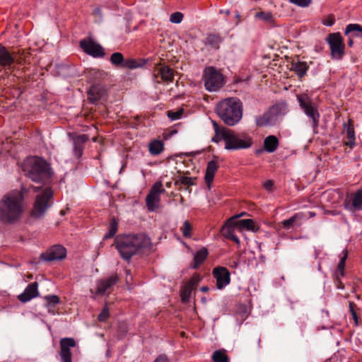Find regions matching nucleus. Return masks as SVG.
Masks as SVG:
<instances>
[{
	"mask_svg": "<svg viewBox=\"0 0 362 362\" xmlns=\"http://www.w3.org/2000/svg\"><path fill=\"white\" fill-rule=\"evenodd\" d=\"M23 170L25 175L32 181L42 184V186L31 187L35 192L41 190L36 196L31 216L36 219L42 218L52 204L53 191L49 187L43 188V186L50 182L52 175L51 168L45 159L35 156L25 160Z\"/></svg>",
	"mask_w": 362,
	"mask_h": 362,
	"instance_id": "f257e3e1",
	"label": "nucleus"
},
{
	"mask_svg": "<svg viewBox=\"0 0 362 362\" xmlns=\"http://www.w3.org/2000/svg\"><path fill=\"white\" fill-rule=\"evenodd\" d=\"M28 189L22 186L21 190H12L4 194L0 200V221L4 223H13L18 221L24 211V195Z\"/></svg>",
	"mask_w": 362,
	"mask_h": 362,
	"instance_id": "f03ea898",
	"label": "nucleus"
},
{
	"mask_svg": "<svg viewBox=\"0 0 362 362\" xmlns=\"http://www.w3.org/2000/svg\"><path fill=\"white\" fill-rule=\"evenodd\" d=\"M115 244L121 257L125 260H129L141 250L149 248L151 241L144 233L129 234L117 236L115 240Z\"/></svg>",
	"mask_w": 362,
	"mask_h": 362,
	"instance_id": "7ed1b4c3",
	"label": "nucleus"
},
{
	"mask_svg": "<svg viewBox=\"0 0 362 362\" xmlns=\"http://www.w3.org/2000/svg\"><path fill=\"white\" fill-rule=\"evenodd\" d=\"M213 126L215 135L211 141L218 143L223 140L227 150L248 148L252 145V138L247 134H238L230 129L220 127L216 122H213Z\"/></svg>",
	"mask_w": 362,
	"mask_h": 362,
	"instance_id": "20e7f679",
	"label": "nucleus"
},
{
	"mask_svg": "<svg viewBox=\"0 0 362 362\" xmlns=\"http://www.w3.org/2000/svg\"><path fill=\"white\" fill-rule=\"evenodd\" d=\"M216 112L226 124L233 126L242 118L243 104L238 98H226L218 103Z\"/></svg>",
	"mask_w": 362,
	"mask_h": 362,
	"instance_id": "39448f33",
	"label": "nucleus"
},
{
	"mask_svg": "<svg viewBox=\"0 0 362 362\" xmlns=\"http://www.w3.org/2000/svg\"><path fill=\"white\" fill-rule=\"evenodd\" d=\"M205 88L209 91H217L224 83L223 74L214 66L206 68L203 74Z\"/></svg>",
	"mask_w": 362,
	"mask_h": 362,
	"instance_id": "423d86ee",
	"label": "nucleus"
},
{
	"mask_svg": "<svg viewBox=\"0 0 362 362\" xmlns=\"http://www.w3.org/2000/svg\"><path fill=\"white\" fill-rule=\"evenodd\" d=\"M300 108L310 118L312 127L315 130L319 126L320 114L314 103L306 94L297 95Z\"/></svg>",
	"mask_w": 362,
	"mask_h": 362,
	"instance_id": "0eeeda50",
	"label": "nucleus"
},
{
	"mask_svg": "<svg viewBox=\"0 0 362 362\" xmlns=\"http://www.w3.org/2000/svg\"><path fill=\"white\" fill-rule=\"evenodd\" d=\"M326 41L328 43L332 58L341 59L344 54L345 45L339 33H330Z\"/></svg>",
	"mask_w": 362,
	"mask_h": 362,
	"instance_id": "6e6552de",
	"label": "nucleus"
},
{
	"mask_svg": "<svg viewBox=\"0 0 362 362\" xmlns=\"http://www.w3.org/2000/svg\"><path fill=\"white\" fill-rule=\"evenodd\" d=\"M165 192V190L163 188L161 182H156L152 186L149 193L146 197V206L150 211H153L158 208L160 195Z\"/></svg>",
	"mask_w": 362,
	"mask_h": 362,
	"instance_id": "1a4fd4ad",
	"label": "nucleus"
},
{
	"mask_svg": "<svg viewBox=\"0 0 362 362\" xmlns=\"http://www.w3.org/2000/svg\"><path fill=\"white\" fill-rule=\"evenodd\" d=\"M118 281L119 278L117 275L98 281L95 292L93 293V290H90L93 294L91 297L95 298V295L103 296L106 293H110L112 291V286L116 284Z\"/></svg>",
	"mask_w": 362,
	"mask_h": 362,
	"instance_id": "9d476101",
	"label": "nucleus"
},
{
	"mask_svg": "<svg viewBox=\"0 0 362 362\" xmlns=\"http://www.w3.org/2000/svg\"><path fill=\"white\" fill-rule=\"evenodd\" d=\"M66 249L59 245H55L51 247L46 252L40 255V259L45 262L54 260H62L66 257Z\"/></svg>",
	"mask_w": 362,
	"mask_h": 362,
	"instance_id": "9b49d317",
	"label": "nucleus"
},
{
	"mask_svg": "<svg viewBox=\"0 0 362 362\" xmlns=\"http://www.w3.org/2000/svg\"><path fill=\"white\" fill-rule=\"evenodd\" d=\"M214 277L216 279V286L222 289L230 281V274L228 269L223 267H216L213 270Z\"/></svg>",
	"mask_w": 362,
	"mask_h": 362,
	"instance_id": "f8f14e48",
	"label": "nucleus"
},
{
	"mask_svg": "<svg viewBox=\"0 0 362 362\" xmlns=\"http://www.w3.org/2000/svg\"><path fill=\"white\" fill-rule=\"evenodd\" d=\"M81 47L88 54L93 57H103L105 53L101 45L94 42L92 40H81L80 42Z\"/></svg>",
	"mask_w": 362,
	"mask_h": 362,
	"instance_id": "ddd939ff",
	"label": "nucleus"
},
{
	"mask_svg": "<svg viewBox=\"0 0 362 362\" xmlns=\"http://www.w3.org/2000/svg\"><path fill=\"white\" fill-rule=\"evenodd\" d=\"M62 362H72L71 348L76 346V341L73 338H62L59 342Z\"/></svg>",
	"mask_w": 362,
	"mask_h": 362,
	"instance_id": "4468645a",
	"label": "nucleus"
},
{
	"mask_svg": "<svg viewBox=\"0 0 362 362\" xmlns=\"http://www.w3.org/2000/svg\"><path fill=\"white\" fill-rule=\"evenodd\" d=\"M88 98L91 103H95L106 94V89L101 84H94L90 86L87 92Z\"/></svg>",
	"mask_w": 362,
	"mask_h": 362,
	"instance_id": "2eb2a0df",
	"label": "nucleus"
},
{
	"mask_svg": "<svg viewBox=\"0 0 362 362\" xmlns=\"http://www.w3.org/2000/svg\"><path fill=\"white\" fill-rule=\"evenodd\" d=\"M343 127L347 139V141H344V144L349 146L350 148H353L356 146V137L353 119H349L347 123H344Z\"/></svg>",
	"mask_w": 362,
	"mask_h": 362,
	"instance_id": "dca6fc26",
	"label": "nucleus"
},
{
	"mask_svg": "<svg viewBox=\"0 0 362 362\" xmlns=\"http://www.w3.org/2000/svg\"><path fill=\"white\" fill-rule=\"evenodd\" d=\"M155 76H159L163 82H173L174 78L173 70L168 65L158 64L155 69Z\"/></svg>",
	"mask_w": 362,
	"mask_h": 362,
	"instance_id": "f3484780",
	"label": "nucleus"
},
{
	"mask_svg": "<svg viewBox=\"0 0 362 362\" xmlns=\"http://www.w3.org/2000/svg\"><path fill=\"white\" fill-rule=\"evenodd\" d=\"M346 207L351 211L362 209V187L356 193L352 194L346 203Z\"/></svg>",
	"mask_w": 362,
	"mask_h": 362,
	"instance_id": "a211bd4d",
	"label": "nucleus"
},
{
	"mask_svg": "<svg viewBox=\"0 0 362 362\" xmlns=\"http://www.w3.org/2000/svg\"><path fill=\"white\" fill-rule=\"evenodd\" d=\"M38 284L37 282H33L30 284L23 293L18 296V299L22 303H26L33 298L37 296L38 290H37Z\"/></svg>",
	"mask_w": 362,
	"mask_h": 362,
	"instance_id": "6ab92c4d",
	"label": "nucleus"
},
{
	"mask_svg": "<svg viewBox=\"0 0 362 362\" xmlns=\"http://www.w3.org/2000/svg\"><path fill=\"white\" fill-rule=\"evenodd\" d=\"M279 109L278 105H274L270 110L264 112L262 115L256 118V124L259 127H265L271 124L273 122L274 115Z\"/></svg>",
	"mask_w": 362,
	"mask_h": 362,
	"instance_id": "aec40b11",
	"label": "nucleus"
},
{
	"mask_svg": "<svg viewBox=\"0 0 362 362\" xmlns=\"http://www.w3.org/2000/svg\"><path fill=\"white\" fill-rule=\"evenodd\" d=\"M233 222L234 218H230L228 219L223 226L221 232L226 238L231 240L236 243H239L240 241L238 238L234 234V227L236 226Z\"/></svg>",
	"mask_w": 362,
	"mask_h": 362,
	"instance_id": "412c9836",
	"label": "nucleus"
},
{
	"mask_svg": "<svg viewBox=\"0 0 362 362\" xmlns=\"http://www.w3.org/2000/svg\"><path fill=\"white\" fill-rule=\"evenodd\" d=\"M88 140L86 134H81L74 139V153L77 158H80L83 151L84 144Z\"/></svg>",
	"mask_w": 362,
	"mask_h": 362,
	"instance_id": "4be33fe9",
	"label": "nucleus"
},
{
	"mask_svg": "<svg viewBox=\"0 0 362 362\" xmlns=\"http://www.w3.org/2000/svg\"><path fill=\"white\" fill-rule=\"evenodd\" d=\"M196 177H190L186 176H179L175 180V186L178 189L189 190V187L195 185Z\"/></svg>",
	"mask_w": 362,
	"mask_h": 362,
	"instance_id": "5701e85b",
	"label": "nucleus"
},
{
	"mask_svg": "<svg viewBox=\"0 0 362 362\" xmlns=\"http://www.w3.org/2000/svg\"><path fill=\"white\" fill-rule=\"evenodd\" d=\"M218 168V165L215 160H211L207 164L204 180L209 189H210L211 187V185L214 180V177L216 174V172L217 171Z\"/></svg>",
	"mask_w": 362,
	"mask_h": 362,
	"instance_id": "b1692460",
	"label": "nucleus"
},
{
	"mask_svg": "<svg viewBox=\"0 0 362 362\" xmlns=\"http://www.w3.org/2000/svg\"><path fill=\"white\" fill-rule=\"evenodd\" d=\"M14 62L13 57L7 50L6 47L0 44V66L8 67Z\"/></svg>",
	"mask_w": 362,
	"mask_h": 362,
	"instance_id": "393cba45",
	"label": "nucleus"
},
{
	"mask_svg": "<svg viewBox=\"0 0 362 362\" xmlns=\"http://www.w3.org/2000/svg\"><path fill=\"white\" fill-rule=\"evenodd\" d=\"M344 34L353 37L362 38V26L359 24H349L345 29Z\"/></svg>",
	"mask_w": 362,
	"mask_h": 362,
	"instance_id": "a878e982",
	"label": "nucleus"
},
{
	"mask_svg": "<svg viewBox=\"0 0 362 362\" xmlns=\"http://www.w3.org/2000/svg\"><path fill=\"white\" fill-rule=\"evenodd\" d=\"M279 146L278 139L274 136L270 135L265 138L264 141V149L269 153L274 152Z\"/></svg>",
	"mask_w": 362,
	"mask_h": 362,
	"instance_id": "bb28decb",
	"label": "nucleus"
},
{
	"mask_svg": "<svg viewBox=\"0 0 362 362\" xmlns=\"http://www.w3.org/2000/svg\"><path fill=\"white\" fill-rule=\"evenodd\" d=\"M308 66L304 62H293L291 63V70L293 71L299 77H303L305 75Z\"/></svg>",
	"mask_w": 362,
	"mask_h": 362,
	"instance_id": "cd10ccee",
	"label": "nucleus"
},
{
	"mask_svg": "<svg viewBox=\"0 0 362 362\" xmlns=\"http://www.w3.org/2000/svg\"><path fill=\"white\" fill-rule=\"evenodd\" d=\"M303 218V215L301 214H296L290 218L284 220L281 222L283 227L285 229H291L293 228L295 226H299L300 223H298Z\"/></svg>",
	"mask_w": 362,
	"mask_h": 362,
	"instance_id": "c85d7f7f",
	"label": "nucleus"
},
{
	"mask_svg": "<svg viewBox=\"0 0 362 362\" xmlns=\"http://www.w3.org/2000/svg\"><path fill=\"white\" fill-rule=\"evenodd\" d=\"M235 226L240 229L244 228L253 232H256L259 229L254 221L252 219L240 220L236 223Z\"/></svg>",
	"mask_w": 362,
	"mask_h": 362,
	"instance_id": "c756f323",
	"label": "nucleus"
},
{
	"mask_svg": "<svg viewBox=\"0 0 362 362\" xmlns=\"http://www.w3.org/2000/svg\"><path fill=\"white\" fill-rule=\"evenodd\" d=\"M255 18L272 25L274 24V17L270 11H258L255 13Z\"/></svg>",
	"mask_w": 362,
	"mask_h": 362,
	"instance_id": "7c9ffc66",
	"label": "nucleus"
},
{
	"mask_svg": "<svg viewBox=\"0 0 362 362\" xmlns=\"http://www.w3.org/2000/svg\"><path fill=\"white\" fill-rule=\"evenodd\" d=\"M208 256V251L205 247H202L199 250L194 257V265L193 268H198L206 259Z\"/></svg>",
	"mask_w": 362,
	"mask_h": 362,
	"instance_id": "2f4dec72",
	"label": "nucleus"
},
{
	"mask_svg": "<svg viewBox=\"0 0 362 362\" xmlns=\"http://www.w3.org/2000/svg\"><path fill=\"white\" fill-rule=\"evenodd\" d=\"M221 42V38L218 35L210 34L204 40V44L211 47L218 49Z\"/></svg>",
	"mask_w": 362,
	"mask_h": 362,
	"instance_id": "473e14b6",
	"label": "nucleus"
},
{
	"mask_svg": "<svg viewBox=\"0 0 362 362\" xmlns=\"http://www.w3.org/2000/svg\"><path fill=\"white\" fill-rule=\"evenodd\" d=\"M163 151V143L160 140H155L149 144V151L152 155H158Z\"/></svg>",
	"mask_w": 362,
	"mask_h": 362,
	"instance_id": "72a5a7b5",
	"label": "nucleus"
},
{
	"mask_svg": "<svg viewBox=\"0 0 362 362\" xmlns=\"http://www.w3.org/2000/svg\"><path fill=\"white\" fill-rule=\"evenodd\" d=\"M214 362H228V357L223 350L215 351L212 355Z\"/></svg>",
	"mask_w": 362,
	"mask_h": 362,
	"instance_id": "f704fd0d",
	"label": "nucleus"
},
{
	"mask_svg": "<svg viewBox=\"0 0 362 362\" xmlns=\"http://www.w3.org/2000/svg\"><path fill=\"white\" fill-rule=\"evenodd\" d=\"M124 59L123 54L120 52H114L110 57L112 64L117 67H122Z\"/></svg>",
	"mask_w": 362,
	"mask_h": 362,
	"instance_id": "c9c22d12",
	"label": "nucleus"
},
{
	"mask_svg": "<svg viewBox=\"0 0 362 362\" xmlns=\"http://www.w3.org/2000/svg\"><path fill=\"white\" fill-rule=\"evenodd\" d=\"M348 252L347 250L344 251V255L341 257V259L338 264L337 266V277L339 278L340 276H344V267H345V262L346 259L347 258Z\"/></svg>",
	"mask_w": 362,
	"mask_h": 362,
	"instance_id": "e433bc0d",
	"label": "nucleus"
},
{
	"mask_svg": "<svg viewBox=\"0 0 362 362\" xmlns=\"http://www.w3.org/2000/svg\"><path fill=\"white\" fill-rule=\"evenodd\" d=\"M117 228H118V223L116 221V220L115 218H112L110 223L108 232L105 235L104 239H108V238H112L117 233Z\"/></svg>",
	"mask_w": 362,
	"mask_h": 362,
	"instance_id": "4c0bfd02",
	"label": "nucleus"
},
{
	"mask_svg": "<svg viewBox=\"0 0 362 362\" xmlns=\"http://www.w3.org/2000/svg\"><path fill=\"white\" fill-rule=\"evenodd\" d=\"M193 288L192 286L185 285V286L181 290L180 297L181 300L183 303H187L189 300L191 293Z\"/></svg>",
	"mask_w": 362,
	"mask_h": 362,
	"instance_id": "58836bf2",
	"label": "nucleus"
},
{
	"mask_svg": "<svg viewBox=\"0 0 362 362\" xmlns=\"http://www.w3.org/2000/svg\"><path fill=\"white\" fill-rule=\"evenodd\" d=\"M180 230L182 231V235L185 238H191L192 226L189 221H185L183 223V226L181 227Z\"/></svg>",
	"mask_w": 362,
	"mask_h": 362,
	"instance_id": "ea45409f",
	"label": "nucleus"
},
{
	"mask_svg": "<svg viewBox=\"0 0 362 362\" xmlns=\"http://www.w3.org/2000/svg\"><path fill=\"white\" fill-rule=\"evenodd\" d=\"M139 66L136 60L132 59H124L122 68L134 69Z\"/></svg>",
	"mask_w": 362,
	"mask_h": 362,
	"instance_id": "a19ab883",
	"label": "nucleus"
},
{
	"mask_svg": "<svg viewBox=\"0 0 362 362\" xmlns=\"http://www.w3.org/2000/svg\"><path fill=\"white\" fill-rule=\"evenodd\" d=\"M183 18V14L180 12H175L170 15V21L173 23H180Z\"/></svg>",
	"mask_w": 362,
	"mask_h": 362,
	"instance_id": "79ce46f5",
	"label": "nucleus"
},
{
	"mask_svg": "<svg viewBox=\"0 0 362 362\" xmlns=\"http://www.w3.org/2000/svg\"><path fill=\"white\" fill-rule=\"evenodd\" d=\"M183 109H180L179 110L176 112L173 111H168V117L170 118L172 120L178 119L180 118L182 115L183 114Z\"/></svg>",
	"mask_w": 362,
	"mask_h": 362,
	"instance_id": "37998d69",
	"label": "nucleus"
},
{
	"mask_svg": "<svg viewBox=\"0 0 362 362\" xmlns=\"http://www.w3.org/2000/svg\"><path fill=\"white\" fill-rule=\"evenodd\" d=\"M200 280L201 276L199 274H196L190 279V280L186 284V285L192 286V288L194 289L198 283L200 281Z\"/></svg>",
	"mask_w": 362,
	"mask_h": 362,
	"instance_id": "c03bdc74",
	"label": "nucleus"
},
{
	"mask_svg": "<svg viewBox=\"0 0 362 362\" xmlns=\"http://www.w3.org/2000/svg\"><path fill=\"white\" fill-rule=\"evenodd\" d=\"M109 317V309L105 306L100 313L98 316V320L100 322H105Z\"/></svg>",
	"mask_w": 362,
	"mask_h": 362,
	"instance_id": "a18cd8bd",
	"label": "nucleus"
},
{
	"mask_svg": "<svg viewBox=\"0 0 362 362\" xmlns=\"http://www.w3.org/2000/svg\"><path fill=\"white\" fill-rule=\"evenodd\" d=\"M289 1L301 7L308 6L311 3V0H289Z\"/></svg>",
	"mask_w": 362,
	"mask_h": 362,
	"instance_id": "49530a36",
	"label": "nucleus"
},
{
	"mask_svg": "<svg viewBox=\"0 0 362 362\" xmlns=\"http://www.w3.org/2000/svg\"><path fill=\"white\" fill-rule=\"evenodd\" d=\"M48 304L56 305L59 303V298L56 295L47 296L45 298Z\"/></svg>",
	"mask_w": 362,
	"mask_h": 362,
	"instance_id": "de8ad7c7",
	"label": "nucleus"
},
{
	"mask_svg": "<svg viewBox=\"0 0 362 362\" xmlns=\"http://www.w3.org/2000/svg\"><path fill=\"white\" fill-rule=\"evenodd\" d=\"M335 19L333 16H329L327 19L324 21V25L327 26H332L334 23Z\"/></svg>",
	"mask_w": 362,
	"mask_h": 362,
	"instance_id": "09e8293b",
	"label": "nucleus"
},
{
	"mask_svg": "<svg viewBox=\"0 0 362 362\" xmlns=\"http://www.w3.org/2000/svg\"><path fill=\"white\" fill-rule=\"evenodd\" d=\"M153 362H169L168 357L164 354L159 355Z\"/></svg>",
	"mask_w": 362,
	"mask_h": 362,
	"instance_id": "8fccbe9b",
	"label": "nucleus"
},
{
	"mask_svg": "<svg viewBox=\"0 0 362 362\" xmlns=\"http://www.w3.org/2000/svg\"><path fill=\"white\" fill-rule=\"evenodd\" d=\"M274 182L272 180H267L264 183V187L267 191H272Z\"/></svg>",
	"mask_w": 362,
	"mask_h": 362,
	"instance_id": "3c124183",
	"label": "nucleus"
},
{
	"mask_svg": "<svg viewBox=\"0 0 362 362\" xmlns=\"http://www.w3.org/2000/svg\"><path fill=\"white\" fill-rule=\"evenodd\" d=\"M245 214H246L245 212H243V213H241L240 214H238V215H235V216H233L232 218H234L233 223L236 224V223L238 221H237V218H240V217H241V216H244Z\"/></svg>",
	"mask_w": 362,
	"mask_h": 362,
	"instance_id": "603ef678",
	"label": "nucleus"
},
{
	"mask_svg": "<svg viewBox=\"0 0 362 362\" xmlns=\"http://www.w3.org/2000/svg\"><path fill=\"white\" fill-rule=\"evenodd\" d=\"M351 313V315L353 317V319L354 320L356 324H358V316L356 311H353Z\"/></svg>",
	"mask_w": 362,
	"mask_h": 362,
	"instance_id": "864d4df0",
	"label": "nucleus"
},
{
	"mask_svg": "<svg viewBox=\"0 0 362 362\" xmlns=\"http://www.w3.org/2000/svg\"><path fill=\"white\" fill-rule=\"evenodd\" d=\"M349 310H350L351 313H352L353 311H355L354 307L356 306V305L354 304V303L349 302Z\"/></svg>",
	"mask_w": 362,
	"mask_h": 362,
	"instance_id": "5fc2aeb1",
	"label": "nucleus"
},
{
	"mask_svg": "<svg viewBox=\"0 0 362 362\" xmlns=\"http://www.w3.org/2000/svg\"><path fill=\"white\" fill-rule=\"evenodd\" d=\"M349 36V40H348V45L349 47H352V45H354V40H353V37H351V35H348Z\"/></svg>",
	"mask_w": 362,
	"mask_h": 362,
	"instance_id": "6e6d98bb",
	"label": "nucleus"
},
{
	"mask_svg": "<svg viewBox=\"0 0 362 362\" xmlns=\"http://www.w3.org/2000/svg\"><path fill=\"white\" fill-rule=\"evenodd\" d=\"M220 13H224V14H226V16H228L230 14V11L229 10H226V11L221 10Z\"/></svg>",
	"mask_w": 362,
	"mask_h": 362,
	"instance_id": "4d7b16f0",
	"label": "nucleus"
},
{
	"mask_svg": "<svg viewBox=\"0 0 362 362\" xmlns=\"http://www.w3.org/2000/svg\"><path fill=\"white\" fill-rule=\"evenodd\" d=\"M201 291L203 292H206L209 291V288L207 286H203L201 288Z\"/></svg>",
	"mask_w": 362,
	"mask_h": 362,
	"instance_id": "13d9d810",
	"label": "nucleus"
},
{
	"mask_svg": "<svg viewBox=\"0 0 362 362\" xmlns=\"http://www.w3.org/2000/svg\"><path fill=\"white\" fill-rule=\"evenodd\" d=\"M309 215H310V217H313V216H315V214L314 212L310 211V212H309Z\"/></svg>",
	"mask_w": 362,
	"mask_h": 362,
	"instance_id": "bf43d9fd",
	"label": "nucleus"
},
{
	"mask_svg": "<svg viewBox=\"0 0 362 362\" xmlns=\"http://www.w3.org/2000/svg\"><path fill=\"white\" fill-rule=\"evenodd\" d=\"M171 184H172V182H167V183H166V187H171Z\"/></svg>",
	"mask_w": 362,
	"mask_h": 362,
	"instance_id": "052dcab7",
	"label": "nucleus"
},
{
	"mask_svg": "<svg viewBox=\"0 0 362 362\" xmlns=\"http://www.w3.org/2000/svg\"><path fill=\"white\" fill-rule=\"evenodd\" d=\"M341 284H342L341 282H339V285L338 286V288H344V286Z\"/></svg>",
	"mask_w": 362,
	"mask_h": 362,
	"instance_id": "680f3d73",
	"label": "nucleus"
},
{
	"mask_svg": "<svg viewBox=\"0 0 362 362\" xmlns=\"http://www.w3.org/2000/svg\"><path fill=\"white\" fill-rule=\"evenodd\" d=\"M60 214H61V215H62V216H64V215L65 214V212H64L63 210H62V211H60Z\"/></svg>",
	"mask_w": 362,
	"mask_h": 362,
	"instance_id": "e2e57ef3",
	"label": "nucleus"
},
{
	"mask_svg": "<svg viewBox=\"0 0 362 362\" xmlns=\"http://www.w3.org/2000/svg\"><path fill=\"white\" fill-rule=\"evenodd\" d=\"M257 343H258V346L259 347L260 346V339L259 338L257 339Z\"/></svg>",
	"mask_w": 362,
	"mask_h": 362,
	"instance_id": "0e129e2a",
	"label": "nucleus"
},
{
	"mask_svg": "<svg viewBox=\"0 0 362 362\" xmlns=\"http://www.w3.org/2000/svg\"><path fill=\"white\" fill-rule=\"evenodd\" d=\"M235 17H236L237 18H240V14H239L238 13H236Z\"/></svg>",
	"mask_w": 362,
	"mask_h": 362,
	"instance_id": "69168bd1",
	"label": "nucleus"
},
{
	"mask_svg": "<svg viewBox=\"0 0 362 362\" xmlns=\"http://www.w3.org/2000/svg\"><path fill=\"white\" fill-rule=\"evenodd\" d=\"M262 151V150H257V153H260Z\"/></svg>",
	"mask_w": 362,
	"mask_h": 362,
	"instance_id": "338daca9",
	"label": "nucleus"
},
{
	"mask_svg": "<svg viewBox=\"0 0 362 362\" xmlns=\"http://www.w3.org/2000/svg\"><path fill=\"white\" fill-rule=\"evenodd\" d=\"M184 201V199L181 197V203H182Z\"/></svg>",
	"mask_w": 362,
	"mask_h": 362,
	"instance_id": "774afa93",
	"label": "nucleus"
}]
</instances>
